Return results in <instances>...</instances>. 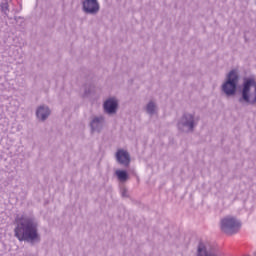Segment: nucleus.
I'll return each instance as SVG.
<instances>
[{
  "instance_id": "obj_14",
  "label": "nucleus",
  "mask_w": 256,
  "mask_h": 256,
  "mask_svg": "<svg viewBox=\"0 0 256 256\" xmlns=\"http://www.w3.org/2000/svg\"><path fill=\"white\" fill-rule=\"evenodd\" d=\"M41 241V236L37 232V227L33 226V243H39Z\"/></svg>"
},
{
  "instance_id": "obj_12",
  "label": "nucleus",
  "mask_w": 256,
  "mask_h": 256,
  "mask_svg": "<svg viewBox=\"0 0 256 256\" xmlns=\"http://www.w3.org/2000/svg\"><path fill=\"white\" fill-rule=\"evenodd\" d=\"M0 9L4 15H7L9 11V1L8 0H2L0 3Z\"/></svg>"
},
{
  "instance_id": "obj_5",
  "label": "nucleus",
  "mask_w": 256,
  "mask_h": 256,
  "mask_svg": "<svg viewBox=\"0 0 256 256\" xmlns=\"http://www.w3.org/2000/svg\"><path fill=\"white\" fill-rule=\"evenodd\" d=\"M101 9L99 1L97 0H84L82 2V10L87 15H97Z\"/></svg>"
},
{
  "instance_id": "obj_13",
  "label": "nucleus",
  "mask_w": 256,
  "mask_h": 256,
  "mask_svg": "<svg viewBox=\"0 0 256 256\" xmlns=\"http://www.w3.org/2000/svg\"><path fill=\"white\" fill-rule=\"evenodd\" d=\"M93 89V85L91 84H86L83 86V97H88V95H91V91Z\"/></svg>"
},
{
  "instance_id": "obj_9",
  "label": "nucleus",
  "mask_w": 256,
  "mask_h": 256,
  "mask_svg": "<svg viewBox=\"0 0 256 256\" xmlns=\"http://www.w3.org/2000/svg\"><path fill=\"white\" fill-rule=\"evenodd\" d=\"M49 115H51V109L45 105L38 107L36 110V117L39 121H46V119L49 118Z\"/></svg>"
},
{
  "instance_id": "obj_11",
  "label": "nucleus",
  "mask_w": 256,
  "mask_h": 256,
  "mask_svg": "<svg viewBox=\"0 0 256 256\" xmlns=\"http://www.w3.org/2000/svg\"><path fill=\"white\" fill-rule=\"evenodd\" d=\"M115 175L121 183H125V181H128L129 179V174H127V171L125 170H116Z\"/></svg>"
},
{
  "instance_id": "obj_3",
  "label": "nucleus",
  "mask_w": 256,
  "mask_h": 256,
  "mask_svg": "<svg viewBox=\"0 0 256 256\" xmlns=\"http://www.w3.org/2000/svg\"><path fill=\"white\" fill-rule=\"evenodd\" d=\"M198 123L199 119H197L194 114L184 113L178 120L177 128L182 133H193Z\"/></svg>"
},
{
  "instance_id": "obj_6",
  "label": "nucleus",
  "mask_w": 256,
  "mask_h": 256,
  "mask_svg": "<svg viewBox=\"0 0 256 256\" xmlns=\"http://www.w3.org/2000/svg\"><path fill=\"white\" fill-rule=\"evenodd\" d=\"M105 127V116L98 115L92 117L90 121L91 133H101Z\"/></svg>"
},
{
  "instance_id": "obj_4",
  "label": "nucleus",
  "mask_w": 256,
  "mask_h": 256,
  "mask_svg": "<svg viewBox=\"0 0 256 256\" xmlns=\"http://www.w3.org/2000/svg\"><path fill=\"white\" fill-rule=\"evenodd\" d=\"M241 229V221L233 216H226L221 220V231L226 235H235Z\"/></svg>"
},
{
  "instance_id": "obj_10",
  "label": "nucleus",
  "mask_w": 256,
  "mask_h": 256,
  "mask_svg": "<svg viewBox=\"0 0 256 256\" xmlns=\"http://www.w3.org/2000/svg\"><path fill=\"white\" fill-rule=\"evenodd\" d=\"M146 112L148 113V115H150L152 117V115H157V111H159V108L157 107V103L153 100H150L147 104H146Z\"/></svg>"
},
{
  "instance_id": "obj_15",
  "label": "nucleus",
  "mask_w": 256,
  "mask_h": 256,
  "mask_svg": "<svg viewBox=\"0 0 256 256\" xmlns=\"http://www.w3.org/2000/svg\"><path fill=\"white\" fill-rule=\"evenodd\" d=\"M121 195H122V197H129V192H128L127 188H125V187L121 188Z\"/></svg>"
},
{
  "instance_id": "obj_1",
  "label": "nucleus",
  "mask_w": 256,
  "mask_h": 256,
  "mask_svg": "<svg viewBox=\"0 0 256 256\" xmlns=\"http://www.w3.org/2000/svg\"><path fill=\"white\" fill-rule=\"evenodd\" d=\"M15 223L14 237L20 242L33 243V218L27 216L17 217Z\"/></svg>"
},
{
  "instance_id": "obj_8",
  "label": "nucleus",
  "mask_w": 256,
  "mask_h": 256,
  "mask_svg": "<svg viewBox=\"0 0 256 256\" xmlns=\"http://www.w3.org/2000/svg\"><path fill=\"white\" fill-rule=\"evenodd\" d=\"M117 107H119V102L115 98H109L103 104L104 112L107 115H115L117 113Z\"/></svg>"
},
{
  "instance_id": "obj_2",
  "label": "nucleus",
  "mask_w": 256,
  "mask_h": 256,
  "mask_svg": "<svg viewBox=\"0 0 256 256\" xmlns=\"http://www.w3.org/2000/svg\"><path fill=\"white\" fill-rule=\"evenodd\" d=\"M239 84V74L237 70H231L226 81L222 84V91L226 97H233L237 93V85Z\"/></svg>"
},
{
  "instance_id": "obj_7",
  "label": "nucleus",
  "mask_w": 256,
  "mask_h": 256,
  "mask_svg": "<svg viewBox=\"0 0 256 256\" xmlns=\"http://www.w3.org/2000/svg\"><path fill=\"white\" fill-rule=\"evenodd\" d=\"M116 161L124 167H129L131 164V155L125 149H118L116 152Z\"/></svg>"
}]
</instances>
